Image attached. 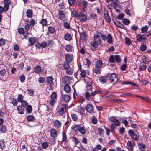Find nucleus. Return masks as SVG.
<instances>
[{"instance_id": "nucleus-1", "label": "nucleus", "mask_w": 151, "mask_h": 151, "mask_svg": "<svg viewBox=\"0 0 151 151\" xmlns=\"http://www.w3.org/2000/svg\"><path fill=\"white\" fill-rule=\"evenodd\" d=\"M85 126L81 125H74L72 129L76 132L79 131L80 133L82 135H84L86 134V130Z\"/></svg>"}, {"instance_id": "nucleus-2", "label": "nucleus", "mask_w": 151, "mask_h": 151, "mask_svg": "<svg viewBox=\"0 0 151 151\" xmlns=\"http://www.w3.org/2000/svg\"><path fill=\"white\" fill-rule=\"evenodd\" d=\"M149 34L147 33L144 35L139 34L137 35V41L138 42L144 41L145 40L146 38L149 36Z\"/></svg>"}, {"instance_id": "nucleus-3", "label": "nucleus", "mask_w": 151, "mask_h": 151, "mask_svg": "<svg viewBox=\"0 0 151 151\" xmlns=\"http://www.w3.org/2000/svg\"><path fill=\"white\" fill-rule=\"evenodd\" d=\"M66 105L65 104H61L58 109V113L62 116L66 112Z\"/></svg>"}, {"instance_id": "nucleus-4", "label": "nucleus", "mask_w": 151, "mask_h": 151, "mask_svg": "<svg viewBox=\"0 0 151 151\" xmlns=\"http://www.w3.org/2000/svg\"><path fill=\"white\" fill-rule=\"evenodd\" d=\"M109 61L111 63H114L115 61L117 63H119L121 62V59L119 55H111L109 58Z\"/></svg>"}, {"instance_id": "nucleus-5", "label": "nucleus", "mask_w": 151, "mask_h": 151, "mask_svg": "<svg viewBox=\"0 0 151 151\" xmlns=\"http://www.w3.org/2000/svg\"><path fill=\"white\" fill-rule=\"evenodd\" d=\"M110 78L111 83L114 84L116 83L118 81V78L115 73L111 74Z\"/></svg>"}, {"instance_id": "nucleus-6", "label": "nucleus", "mask_w": 151, "mask_h": 151, "mask_svg": "<svg viewBox=\"0 0 151 151\" xmlns=\"http://www.w3.org/2000/svg\"><path fill=\"white\" fill-rule=\"evenodd\" d=\"M58 16L59 18L61 20L65 21L66 19V14L62 10H59Z\"/></svg>"}, {"instance_id": "nucleus-7", "label": "nucleus", "mask_w": 151, "mask_h": 151, "mask_svg": "<svg viewBox=\"0 0 151 151\" xmlns=\"http://www.w3.org/2000/svg\"><path fill=\"white\" fill-rule=\"evenodd\" d=\"M110 121L113 124H114L116 126H119L120 123L118 119L114 117H111L110 118Z\"/></svg>"}, {"instance_id": "nucleus-8", "label": "nucleus", "mask_w": 151, "mask_h": 151, "mask_svg": "<svg viewBox=\"0 0 151 151\" xmlns=\"http://www.w3.org/2000/svg\"><path fill=\"white\" fill-rule=\"evenodd\" d=\"M53 78L51 76H48L47 78V82L49 84L50 86V87L49 88L50 90H52L53 88Z\"/></svg>"}, {"instance_id": "nucleus-9", "label": "nucleus", "mask_w": 151, "mask_h": 151, "mask_svg": "<svg viewBox=\"0 0 151 151\" xmlns=\"http://www.w3.org/2000/svg\"><path fill=\"white\" fill-rule=\"evenodd\" d=\"M78 18L81 22H85L86 21L87 19L86 16L82 13L78 14Z\"/></svg>"}, {"instance_id": "nucleus-10", "label": "nucleus", "mask_w": 151, "mask_h": 151, "mask_svg": "<svg viewBox=\"0 0 151 151\" xmlns=\"http://www.w3.org/2000/svg\"><path fill=\"white\" fill-rule=\"evenodd\" d=\"M65 58L66 62L70 63L72 61L73 58V55L68 53L66 54L65 55Z\"/></svg>"}, {"instance_id": "nucleus-11", "label": "nucleus", "mask_w": 151, "mask_h": 151, "mask_svg": "<svg viewBox=\"0 0 151 151\" xmlns=\"http://www.w3.org/2000/svg\"><path fill=\"white\" fill-rule=\"evenodd\" d=\"M129 134L131 136L132 138L135 140H137L138 137L136 134L132 130H129L128 131Z\"/></svg>"}, {"instance_id": "nucleus-12", "label": "nucleus", "mask_w": 151, "mask_h": 151, "mask_svg": "<svg viewBox=\"0 0 151 151\" xmlns=\"http://www.w3.org/2000/svg\"><path fill=\"white\" fill-rule=\"evenodd\" d=\"M101 33L100 32H98L96 34L94 35V38L95 41L97 42L98 44L101 43V41L99 37H100Z\"/></svg>"}, {"instance_id": "nucleus-13", "label": "nucleus", "mask_w": 151, "mask_h": 151, "mask_svg": "<svg viewBox=\"0 0 151 151\" xmlns=\"http://www.w3.org/2000/svg\"><path fill=\"white\" fill-rule=\"evenodd\" d=\"M4 11H7L9 8V4L11 3V1L10 0H4Z\"/></svg>"}, {"instance_id": "nucleus-14", "label": "nucleus", "mask_w": 151, "mask_h": 151, "mask_svg": "<svg viewBox=\"0 0 151 151\" xmlns=\"http://www.w3.org/2000/svg\"><path fill=\"white\" fill-rule=\"evenodd\" d=\"M61 123L58 120H55L53 123V126L56 129H59L60 128Z\"/></svg>"}, {"instance_id": "nucleus-15", "label": "nucleus", "mask_w": 151, "mask_h": 151, "mask_svg": "<svg viewBox=\"0 0 151 151\" xmlns=\"http://www.w3.org/2000/svg\"><path fill=\"white\" fill-rule=\"evenodd\" d=\"M93 72L96 74H99L101 71V68L95 66L93 70Z\"/></svg>"}, {"instance_id": "nucleus-16", "label": "nucleus", "mask_w": 151, "mask_h": 151, "mask_svg": "<svg viewBox=\"0 0 151 151\" xmlns=\"http://www.w3.org/2000/svg\"><path fill=\"white\" fill-rule=\"evenodd\" d=\"M104 17L107 22H111V20L109 16L108 11L107 10L105 9L104 11Z\"/></svg>"}, {"instance_id": "nucleus-17", "label": "nucleus", "mask_w": 151, "mask_h": 151, "mask_svg": "<svg viewBox=\"0 0 151 151\" xmlns=\"http://www.w3.org/2000/svg\"><path fill=\"white\" fill-rule=\"evenodd\" d=\"M86 111L88 112L92 113L93 111V105L91 104H88L86 106Z\"/></svg>"}, {"instance_id": "nucleus-18", "label": "nucleus", "mask_w": 151, "mask_h": 151, "mask_svg": "<svg viewBox=\"0 0 151 151\" xmlns=\"http://www.w3.org/2000/svg\"><path fill=\"white\" fill-rule=\"evenodd\" d=\"M2 69L0 71V74L1 76H4L6 73L7 67L4 65H2Z\"/></svg>"}, {"instance_id": "nucleus-19", "label": "nucleus", "mask_w": 151, "mask_h": 151, "mask_svg": "<svg viewBox=\"0 0 151 151\" xmlns=\"http://www.w3.org/2000/svg\"><path fill=\"white\" fill-rule=\"evenodd\" d=\"M50 133L51 136L53 138H55L57 136V131L54 129L50 130Z\"/></svg>"}, {"instance_id": "nucleus-20", "label": "nucleus", "mask_w": 151, "mask_h": 151, "mask_svg": "<svg viewBox=\"0 0 151 151\" xmlns=\"http://www.w3.org/2000/svg\"><path fill=\"white\" fill-rule=\"evenodd\" d=\"M99 81L101 83L104 84L107 82V78L106 76H101L99 78Z\"/></svg>"}, {"instance_id": "nucleus-21", "label": "nucleus", "mask_w": 151, "mask_h": 151, "mask_svg": "<svg viewBox=\"0 0 151 151\" xmlns=\"http://www.w3.org/2000/svg\"><path fill=\"white\" fill-rule=\"evenodd\" d=\"M147 66L145 64L144 61L143 62H142L140 63L139 70L140 71H142L144 70L146 68Z\"/></svg>"}, {"instance_id": "nucleus-22", "label": "nucleus", "mask_w": 151, "mask_h": 151, "mask_svg": "<svg viewBox=\"0 0 151 151\" xmlns=\"http://www.w3.org/2000/svg\"><path fill=\"white\" fill-rule=\"evenodd\" d=\"M18 33L20 34H26L27 35H29V33L28 32L25 31V32L24 29L22 27L19 28L18 30Z\"/></svg>"}, {"instance_id": "nucleus-23", "label": "nucleus", "mask_w": 151, "mask_h": 151, "mask_svg": "<svg viewBox=\"0 0 151 151\" xmlns=\"http://www.w3.org/2000/svg\"><path fill=\"white\" fill-rule=\"evenodd\" d=\"M64 89L67 93H69L71 91V88L69 84H66L64 86Z\"/></svg>"}, {"instance_id": "nucleus-24", "label": "nucleus", "mask_w": 151, "mask_h": 151, "mask_svg": "<svg viewBox=\"0 0 151 151\" xmlns=\"http://www.w3.org/2000/svg\"><path fill=\"white\" fill-rule=\"evenodd\" d=\"M132 144L130 141H128L127 143V148L129 151H132L133 150V147H132Z\"/></svg>"}, {"instance_id": "nucleus-25", "label": "nucleus", "mask_w": 151, "mask_h": 151, "mask_svg": "<svg viewBox=\"0 0 151 151\" xmlns=\"http://www.w3.org/2000/svg\"><path fill=\"white\" fill-rule=\"evenodd\" d=\"M48 31L51 34H53L56 32V30L54 27L49 26L48 27Z\"/></svg>"}, {"instance_id": "nucleus-26", "label": "nucleus", "mask_w": 151, "mask_h": 151, "mask_svg": "<svg viewBox=\"0 0 151 151\" xmlns=\"http://www.w3.org/2000/svg\"><path fill=\"white\" fill-rule=\"evenodd\" d=\"M103 65V63L102 61L101 60H99L96 61V64L95 66L101 68Z\"/></svg>"}, {"instance_id": "nucleus-27", "label": "nucleus", "mask_w": 151, "mask_h": 151, "mask_svg": "<svg viewBox=\"0 0 151 151\" xmlns=\"http://www.w3.org/2000/svg\"><path fill=\"white\" fill-rule=\"evenodd\" d=\"M28 41L30 42L31 46H32L35 42H37V40L34 37H32L29 38Z\"/></svg>"}, {"instance_id": "nucleus-28", "label": "nucleus", "mask_w": 151, "mask_h": 151, "mask_svg": "<svg viewBox=\"0 0 151 151\" xmlns=\"http://www.w3.org/2000/svg\"><path fill=\"white\" fill-rule=\"evenodd\" d=\"M62 136L63 138L61 141L62 143H63V142H65V143H68V142L67 141V136L64 131L63 132H62Z\"/></svg>"}, {"instance_id": "nucleus-29", "label": "nucleus", "mask_w": 151, "mask_h": 151, "mask_svg": "<svg viewBox=\"0 0 151 151\" xmlns=\"http://www.w3.org/2000/svg\"><path fill=\"white\" fill-rule=\"evenodd\" d=\"M17 110L18 113L19 114H24V111L21 106H18L17 107Z\"/></svg>"}, {"instance_id": "nucleus-30", "label": "nucleus", "mask_w": 151, "mask_h": 151, "mask_svg": "<svg viewBox=\"0 0 151 151\" xmlns=\"http://www.w3.org/2000/svg\"><path fill=\"white\" fill-rule=\"evenodd\" d=\"M107 42L109 44H112V37L110 34H108L107 37Z\"/></svg>"}, {"instance_id": "nucleus-31", "label": "nucleus", "mask_w": 151, "mask_h": 151, "mask_svg": "<svg viewBox=\"0 0 151 151\" xmlns=\"http://www.w3.org/2000/svg\"><path fill=\"white\" fill-rule=\"evenodd\" d=\"M69 63L67 62H65L64 63L63 68H64L65 70H69L70 68V66L69 64Z\"/></svg>"}, {"instance_id": "nucleus-32", "label": "nucleus", "mask_w": 151, "mask_h": 151, "mask_svg": "<svg viewBox=\"0 0 151 151\" xmlns=\"http://www.w3.org/2000/svg\"><path fill=\"white\" fill-rule=\"evenodd\" d=\"M33 12L31 10L27 9L26 11V14L27 17L28 18H30L32 16Z\"/></svg>"}, {"instance_id": "nucleus-33", "label": "nucleus", "mask_w": 151, "mask_h": 151, "mask_svg": "<svg viewBox=\"0 0 151 151\" xmlns=\"http://www.w3.org/2000/svg\"><path fill=\"white\" fill-rule=\"evenodd\" d=\"M73 47L70 45H67L66 46L65 50L68 52H70L72 51Z\"/></svg>"}, {"instance_id": "nucleus-34", "label": "nucleus", "mask_w": 151, "mask_h": 151, "mask_svg": "<svg viewBox=\"0 0 151 151\" xmlns=\"http://www.w3.org/2000/svg\"><path fill=\"white\" fill-rule=\"evenodd\" d=\"M70 96L67 95H64L63 96L64 101L66 102L69 101L70 100Z\"/></svg>"}, {"instance_id": "nucleus-35", "label": "nucleus", "mask_w": 151, "mask_h": 151, "mask_svg": "<svg viewBox=\"0 0 151 151\" xmlns=\"http://www.w3.org/2000/svg\"><path fill=\"white\" fill-rule=\"evenodd\" d=\"M5 147V145L4 142L3 140H0V148L1 150H3Z\"/></svg>"}, {"instance_id": "nucleus-36", "label": "nucleus", "mask_w": 151, "mask_h": 151, "mask_svg": "<svg viewBox=\"0 0 151 151\" xmlns=\"http://www.w3.org/2000/svg\"><path fill=\"white\" fill-rule=\"evenodd\" d=\"M65 39L68 41H69L71 40L72 37L71 35L69 33H66L65 35Z\"/></svg>"}, {"instance_id": "nucleus-37", "label": "nucleus", "mask_w": 151, "mask_h": 151, "mask_svg": "<svg viewBox=\"0 0 151 151\" xmlns=\"http://www.w3.org/2000/svg\"><path fill=\"white\" fill-rule=\"evenodd\" d=\"M87 89L89 91H92V87L91 84L90 82H88L86 83V85Z\"/></svg>"}, {"instance_id": "nucleus-38", "label": "nucleus", "mask_w": 151, "mask_h": 151, "mask_svg": "<svg viewBox=\"0 0 151 151\" xmlns=\"http://www.w3.org/2000/svg\"><path fill=\"white\" fill-rule=\"evenodd\" d=\"M91 95L94 96L96 94L98 93H102L103 92L100 91V90H97L95 91L94 92H92L91 91Z\"/></svg>"}, {"instance_id": "nucleus-39", "label": "nucleus", "mask_w": 151, "mask_h": 151, "mask_svg": "<svg viewBox=\"0 0 151 151\" xmlns=\"http://www.w3.org/2000/svg\"><path fill=\"white\" fill-rule=\"evenodd\" d=\"M49 146V143L47 142H44L42 144V146L44 149H46Z\"/></svg>"}, {"instance_id": "nucleus-40", "label": "nucleus", "mask_w": 151, "mask_h": 151, "mask_svg": "<svg viewBox=\"0 0 151 151\" xmlns=\"http://www.w3.org/2000/svg\"><path fill=\"white\" fill-rule=\"evenodd\" d=\"M40 23L43 26H46L47 25V22L46 19H42L40 21Z\"/></svg>"}, {"instance_id": "nucleus-41", "label": "nucleus", "mask_w": 151, "mask_h": 151, "mask_svg": "<svg viewBox=\"0 0 151 151\" xmlns=\"http://www.w3.org/2000/svg\"><path fill=\"white\" fill-rule=\"evenodd\" d=\"M26 107L27 112L29 114L30 113L32 112V106L30 105H28Z\"/></svg>"}, {"instance_id": "nucleus-42", "label": "nucleus", "mask_w": 151, "mask_h": 151, "mask_svg": "<svg viewBox=\"0 0 151 151\" xmlns=\"http://www.w3.org/2000/svg\"><path fill=\"white\" fill-rule=\"evenodd\" d=\"M138 146L140 149H144L146 148L145 145L144 144L141 142L138 143Z\"/></svg>"}, {"instance_id": "nucleus-43", "label": "nucleus", "mask_w": 151, "mask_h": 151, "mask_svg": "<svg viewBox=\"0 0 151 151\" xmlns=\"http://www.w3.org/2000/svg\"><path fill=\"white\" fill-rule=\"evenodd\" d=\"M122 22L125 25H127L130 23V22L128 19H122Z\"/></svg>"}, {"instance_id": "nucleus-44", "label": "nucleus", "mask_w": 151, "mask_h": 151, "mask_svg": "<svg viewBox=\"0 0 151 151\" xmlns=\"http://www.w3.org/2000/svg\"><path fill=\"white\" fill-rule=\"evenodd\" d=\"M70 80V77L68 76H65L63 78V80L65 83H68Z\"/></svg>"}, {"instance_id": "nucleus-45", "label": "nucleus", "mask_w": 151, "mask_h": 151, "mask_svg": "<svg viewBox=\"0 0 151 151\" xmlns=\"http://www.w3.org/2000/svg\"><path fill=\"white\" fill-rule=\"evenodd\" d=\"M148 27L147 25L142 27L141 29V32L144 33L147 32L148 30Z\"/></svg>"}, {"instance_id": "nucleus-46", "label": "nucleus", "mask_w": 151, "mask_h": 151, "mask_svg": "<svg viewBox=\"0 0 151 151\" xmlns=\"http://www.w3.org/2000/svg\"><path fill=\"white\" fill-rule=\"evenodd\" d=\"M72 140L76 145H77L80 143V141L78 139L75 137H73Z\"/></svg>"}, {"instance_id": "nucleus-47", "label": "nucleus", "mask_w": 151, "mask_h": 151, "mask_svg": "<svg viewBox=\"0 0 151 151\" xmlns=\"http://www.w3.org/2000/svg\"><path fill=\"white\" fill-rule=\"evenodd\" d=\"M54 44V41L52 40H49L48 41V45L50 47H52Z\"/></svg>"}, {"instance_id": "nucleus-48", "label": "nucleus", "mask_w": 151, "mask_h": 151, "mask_svg": "<svg viewBox=\"0 0 151 151\" xmlns=\"http://www.w3.org/2000/svg\"><path fill=\"white\" fill-rule=\"evenodd\" d=\"M51 99L56 100L57 98V94L56 93L53 92L52 93L50 96Z\"/></svg>"}, {"instance_id": "nucleus-49", "label": "nucleus", "mask_w": 151, "mask_h": 151, "mask_svg": "<svg viewBox=\"0 0 151 151\" xmlns=\"http://www.w3.org/2000/svg\"><path fill=\"white\" fill-rule=\"evenodd\" d=\"M100 44H98L97 42L95 41L91 43V45L93 46L94 48H97L98 47V45Z\"/></svg>"}, {"instance_id": "nucleus-50", "label": "nucleus", "mask_w": 151, "mask_h": 151, "mask_svg": "<svg viewBox=\"0 0 151 151\" xmlns=\"http://www.w3.org/2000/svg\"><path fill=\"white\" fill-rule=\"evenodd\" d=\"M125 43L127 45H130L131 44V42L130 39L127 37L125 39Z\"/></svg>"}, {"instance_id": "nucleus-51", "label": "nucleus", "mask_w": 151, "mask_h": 151, "mask_svg": "<svg viewBox=\"0 0 151 151\" xmlns=\"http://www.w3.org/2000/svg\"><path fill=\"white\" fill-rule=\"evenodd\" d=\"M41 67L39 66H37L36 67L35 70L36 73H39L41 71Z\"/></svg>"}, {"instance_id": "nucleus-52", "label": "nucleus", "mask_w": 151, "mask_h": 151, "mask_svg": "<svg viewBox=\"0 0 151 151\" xmlns=\"http://www.w3.org/2000/svg\"><path fill=\"white\" fill-rule=\"evenodd\" d=\"M21 105L24 107H26L28 105V103L25 100H23L21 102Z\"/></svg>"}, {"instance_id": "nucleus-53", "label": "nucleus", "mask_w": 151, "mask_h": 151, "mask_svg": "<svg viewBox=\"0 0 151 151\" xmlns=\"http://www.w3.org/2000/svg\"><path fill=\"white\" fill-rule=\"evenodd\" d=\"M71 117L72 119L74 121H76L78 119L77 115L75 114H72Z\"/></svg>"}, {"instance_id": "nucleus-54", "label": "nucleus", "mask_w": 151, "mask_h": 151, "mask_svg": "<svg viewBox=\"0 0 151 151\" xmlns=\"http://www.w3.org/2000/svg\"><path fill=\"white\" fill-rule=\"evenodd\" d=\"M91 96V92L88 91H87L86 92L85 96L87 99H89Z\"/></svg>"}, {"instance_id": "nucleus-55", "label": "nucleus", "mask_w": 151, "mask_h": 151, "mask_svg": "<svg viewBox=\"0 0 151 151\" xmlns=\"http://www.w3.org/2000/svg\"><path fill=\"white\" fill-rule=\"evenodd\" d=\"M18 101L19 102L22 101L23 100V96L22 94H19L18 98Z\"/></svg>"}, {"instance_id": "nucleus-56", "label": "nucleus", "mask_w": 151, "mask_h": 151, "mask_svg": "<svg viewBox=\"0 0 151 151\" xmlns=\"http://www.w3.org/2000/svg\"><path fill=\"white\" fill-rule=\"evenodd\" d=\"M27 119L29 121H32L34 119V117L32 116L29 115L27 116Z\"/></svg>"}, {"instance_id": "nucleus-57", "label": "nucleus", "mask_w": 151, "mask_h": 151, "mask_svg": "<svg viewBox=\"0 0 151 151\" xmlns=\"http://www.w3.org/2000/svg\"><path fill=\"white\" fill-rule=\"evenodd\" d=\"M47 45V44L46 42H43L41 43V47L42 48H45Z\"/></svg>"}, {"instance_id": "nucleus-58", "label": "nucleus", "mask_w": 151, "mask_h": 151, "mask_svg": "<svg viewBox=\"0 0 151 151\" xmlns=\"http://www.w3.org/2000/svg\"><path fill=\"white\" fill-rule=\"evenodd\" d=\"M86 71L84 70H82L81 72L80 75L82 77L84 78L86 76Z\"/></svg>"}, {"instance_id": "nucleus-59", "label": "nucleus", "mask_w": 151, "mask_h": 151, "mask_svg": "<svg viewBox=\"0 0 151 151\" xmlns=\"http://www.w3.org/2000/svg\"><path fill=\"white\" fill-rule=\"evenodd\" d=\"M49 101L50 105L53 106L56 101V100L50 99L49 100Z\"/></svg>"}, {"instance_id": "nucleus-60", "label": "nucleus", "mask_w": 151, "mask_h": 151, "mask_svg": "<svg viewBox=\"0 0 151 151\" xmlns=\"http://www.w3.org/2000/svg\"><path fill=\"white\" fill-rule=\"evenodd\" d=\"M78 110L80 113V114L81 115H82L83 114L85 109L84 108L80 107L79 108Z\"/></svg>"}, {"instance_id": "nucleus-61", "label": "nucleus", "mask_w": 151, "mask_h": 151, "mask_svg": "<svg viewBox=\"0 0 151 151\" xmlns=\"http://www.w3.org/2000/svg\"><path fill=\"white\" fill-rule=\"evenodd\" d=\"M6 130V127L5 126H2L0 128V130L2 132H5Z\"/></svg>"}, {"instance_id": "nucleus-62", "label": "nucleus", "mask_w": 151, "mask_h": 151, "mask_svg": "<svg viewBox=\"0 0 151 151\" xmlns=\"http://www.w3.org/2000/svg\"><path fill=\"white\" fill-rule=\"evenodd\" d=\"M98 133L100 135H103L104 133V130L101 128H98Z\"/></svg>"}, {"instance_id": "nucleus-63", "label": "nucleus", "mask_w": 151, "mask_h": 151, "mask_svg": "<svg viewBox=\"0 0 151 151\" xmlns=\"http://www.w3.org/2000/svg\"><path fill=\"white\" fill-rule=\"evenodd\" d=\"M147 48V46L145 45H142L140 47V49L142 51H144Z\"/></svg>"}, {"instance_id": "nucleus-64", "label": "nucleus", "mask_w": 151, "mask_h": 151, "mask_svg": "<svg viewBox=\"0 0 151 151\" xmlns=\"http://www.w3.org/2000/svg\"><path fill=\"white\" fill-rule=\"evenodd\" d=\"M91 121L94 124H95L97 123V119L95 116L93 117Z\"/></svg>"}]
</instances>
